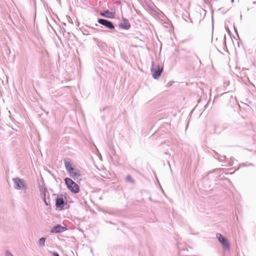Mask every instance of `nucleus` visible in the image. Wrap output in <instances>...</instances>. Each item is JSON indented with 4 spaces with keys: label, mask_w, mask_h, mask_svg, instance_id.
Masks as SVG:
<instances>
[{
    "label": "nucleus",
    "mask_w": 256,
    "mask_h": 256,
    "mask_svg": "<svg viewBox=\"0 0 256 256\" xmlns=\"http://www.w3.org/2000/svg\"><path fill=\"white\" fill-rule=\"evenodd\" d=\"M66 184L70 191L74 193H78L80 192L78 186L70 178H66Z\"/></svg>",
    "instance_id": "obj_1"
},
{
    "label": "nucleus",
    "mask_w": 256,
    "mask_h": 256,
    "mask_svg": "<svg viewBox=\"0 0 256 256\" xmlns=\"http://www.w3.org/2000/svg\"><path fill=\"white\" fill-rule=\"evenodd\" d=\"M151 70L154 78L155 79H157L160 76L162 72V68H160L159 66L153 65Z\"/></svg>",
    "instance_id": "obj_2"
},
{
    "label": "nucleus",
    "mask_w": 256,
    "mask_h": 256,
    "mask_svg": "<svg viewBox=\"0 0 256 256\" xmlns=\"http://www.w3.org/2000/svg\"><path fill=\"white\" fill-rule=\"evenodd\" d=\"M216 236V238L218 239V241L220 242L222 244V246L225 248H230V244L227 239L222 236L220 234H217Z\"/></svg>",
    "instance_id": "obj_3"
},
{
    "label": "nucleus",
    "mask_w": 256,
    "mask_h": 256,
    "mask_svg": "<svg viewBox=\"0 0 256 256\" xmlns=\"http://www.w3.org/2000/svg\"><path fill=\"white\" fill-rule=\"evenodd\" d=\"M98 22L99 24L105 26L110 29H114V28L112 23L108 20L100 18L98 19Z\"/></svg>",
    "instance_id": "obj_4"
},
{
    "label": "nucleus",
    "mask_w": 256,
    "mask_h": 256,
    "mask_svg": "<svg viewBox=\"0 0 256 256\" xmlns=\"http://www.w3.org/2000/svg\"><path fill=\"white\" fill-rule=\"evenodd\" d=\"M100 15L102 16L108 18H114L116 16V12H110L108 10H105L103 12H101L100 13Z\"/></svg>",
    "instance_id": "obj_5"
},
{
    "label": "nucleus",
    "mask_w": 256,
    "mask_h": 256,
    "mask_svg": "<svg viewBox=\"0 0 256 256\" xmlns=\"http://www.w3.org/2000/svg\"><path fill=\"white\" fill-rule=\"evenodd\" d=\"M66 230V228L60 225H57L54 227L50 230L52 233H58L64 232Z\"/></svg>",
    "instance_id": "obj_6"
},
{
    "label": "nucleus",
    "mask_w": 256,
    "mask_h": 256,
    "mask_svg": "<svg viewBox=\"0 0 256 256\" xmlns=\"http://www.w3.org/2000/svg\"><path fill=\"white\" fill-rule=\"evenodd\" d=\"M14 182L16 188H22L24 187V184L21 179L15 178L14 179Z\"/></svg>",
    "instance_id": "obj_7"
},
{
    "label": "nucleus",
    "mask_w": 256,
    "mask_h": 256,
    "mask_svg": "<svg viewBox=\"0 0 256 256\" xmlns=\"http://www.w3.org/2000/svg\"><path fill=\"white\" fill-rule=\"evenodd\" d=\"M70 176L75 179L76 178H78L80 176V173L79 170L74 169L72 170L69 172Z\"/></svg>",
    "instance_id": "obj_8"
},
{
    "label": "nucleus",
    "mask_w": 256,
    "mask_h": 256,
    "mask_svg": "<svg viewBox=\"0 0 256 256\" xmlns=\"http://www.w3.org/2000/svg\"><path fill=\"white\" fill-rule=\"evenodd\" d=\"M56 206L62 208L64 206V200L62 197H58L56 200Z\"/></svg>",
    "instance_id": "obj_9"
},
{
    "label": "nucleus",
    "mask_w": 256,
    "mask_h": 256,
    "mask_svg": "<svg viewBox=\"0 0 256 256\" xmlns=\"http://www.w3.org/2000/svg\"><path fill=\"white\" fill-rule=\"evenodd\" d=\"M130 24L127 20H124L120 24V27L125 30L128 29L130 28Z\"/></svg>",
    "instance_id": "obj_10"
},
{
    "label": "nucleus",
    "mask_w": 256,
    "mask_h": 256,
    "mask_svg": "<svg viewBox=\"0 0 256 256\" xmlns=\"http://www.w3.org/2000/svg\"><path fill=\"white\" fill-rule=\"evenodd\" d=\"M64 165L66 168L68 173L72 170H74V168L72 166V164L70 162L66 161L64 162Z\"/></svg>",
    "instance_id": "obj_11"
},
{
    "label": "nucleus",
    "mask_w": 256,
    "mask_h": 256,
    "mask_svg": "<svg viewBox=\"0 0 256 256\" xmlns=\"http://www.w3.org/2000/svg\"><path fill=\"white\" fill-rule=\"evenodd\" d=\"M46 239L44 238H40L39 240V244L41 246H44V244Z\"/></svg>",
    "instance_id": "obj_12"
},
{
    "label": "nucleus",
    "mask_w": 256,
    "mask_h": 256,
    "mask_svg": "<svg viewBox=\"0 0 256 256\" xmlns=\"http://www.w3.org/2000/svg\"><path fill=\"white\" fill-rule=\"evenodd\" d=\"M126 180L128 182H134V180L132 179V177L130 175H128L126 176Z\"/></svg>",
    "instance_id": "obj_13"
},
{
    "label": "nucleus",
    "mask_w": 256,
    "mask_h": 256,
    "mask_svg": "<svg viewBox=\"0 0 256 256\" xmlns=\"http://www.w3.org/2000/svg\"><path fill=\"white\" fill-rule=\"evenodd\" d=\"M6 256H12V255L9 252H6Z\"/></svg>",
    "instance_id": "obj_14"
},
{
    "label": "nucleus",
    "mask_w": 256,
    "mask_h": 256,
    "mask_svg": "<svg viewBox=\"0 0 256 256\" xmlns=\"http://www.w3.org/2000/svg\"><path fill=\"white\" fill-rule=\"evenodd\" d=\"M53 255L54 256H59L58 254V253H56V252H54L53 253Z\"/></svg>",
    "instance_id": "obj_15"
},
{
    "label": "nucleus",
    "mask_w": 256,
    "mask_h": 256,
    "mask_svg": "<svg viewBox=\"0 0 256 256\" xmlns=\"http://www.w3.org/2000/svg\"><path fill=\"white\" fill-rule=\"evenodd\" d=\"M234 2V0H231V2Z\"/></svg>",
    "instance_id": "obj_16"
}]
</instances>
